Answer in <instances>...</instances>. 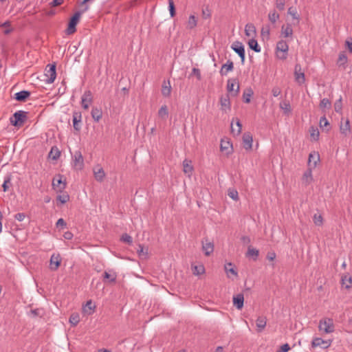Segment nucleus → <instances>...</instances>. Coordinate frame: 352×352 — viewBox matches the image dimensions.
Here are the masks:
<instances>
[{
    "instance_id": "f257e3e1",
    "label": "nucleus",
    "mask_w": 352,
    "mask_h": 352,
    "mask_svg": "<svg viewBox=\"0 0 352 352\" xmlns=\"http://www.w3.org/2000/svg\"><path fill=\"white\" fill-rule=\"evenodd\" d=\"M87 2L88 1H81V3L78 5L77 11L72 16L69 22L68 27L66 30L67 34H72L76 32V26L79 21L81 14L89 8V6L87 5Z\"/></svg>"
},
{
    "instance_id": "f03ea898",
    "label": "nucleus",
    "mask_w": 352,
    "mask_h": 352,
    "mask_svg": "<svg viewBox=\"0 0 352 352\" xmlns=\"http://www.w3.org/2000/svg\"><path fill=\"white\" fill-rule=\"evenodd\" d=\"M27 114L26 111L21 110L16 111L10 118L11 124L18 128L22 126L27 120Z\"/></svg>"
},
{
    "instance_id": "7ed1b4c3",
    "label": "nucleus",
    "mask_w": 352,
    "mask_h": 352,
    "mask_svg": "<svg viewBox=\"0 0 352 352\" xmlns=\"http://www.w3.org/2000/svg\"><path fill=\"white\" fill-rule=\"evenodd\" d=\"M318 329L325 333H331L335 331L333 320L330 318H324L320 320Z\"/></svg>"
},
{
    "instance_id": "20e7f679",
    "label": "nucleus",
    "mask_w": 352,
    "mask_h": 352,
    "mask_svg": "<svg viewBox=\"0 0 352 352\" xmlns=\"http://www.w3.org/2000/svg\"><path fill=\"white\" fill-rule=\"evenodd\" d=\"M53 188L58 192H61L66 187V182L63 180V175H58L53 179Z\"/></svg>"
},
{
    "instance_id": "39448f33",
    "label": "nucleus",
    "mask_w": 352,
    "mask_h": 352,
    "mask_svg": "<svg viewBox=\"0 0 352 352\" xmlns=\"http://www.w3.org/2000/svg\"><path fill=\"white\" fill-rule=\"evenodd\" d=\"M47 66L49 67V69H46V73L45 74L46 79L44 80L46 83L51 84L54 82L56 77V65L53 64L48 65Z\"/></svg>"
},
{
    "instance_id": "423d86ee",
    "label": "nucleus",
    "mask_w": 352,
    "mask_h": 352,
    "mask_svg": "<svg viewBox=\"0 0 352 352\" xmlns=\"http://www.w3.org/2000/svg\"><path fill=\"white\" fill-rule=\"evenodd\" d=\"M227 89L232 93L234 96H237L239 92V85L236 78L228 79L227 83Z\"/></svg>"
},
{
    "instance_id": "0eeeda50",
    "label": "nucleus",
    "mask_w": 352,
    "mask_h": 352,
    "mask_svg": "<svg viewBox=\"0 0 352 352\" xmlns=\"http://www.w3.org/2000/svg\"><path fill=\"white\" fill-rule=\"evenodd\" d=\"M231 48L239 56L242 63L245 61V48L242 43L235 41L232 44Z\"/></svg>"
},
{
    "instance_id": "6e6552de",
    "label": "nucleus",
    "mask_w": 352,
    "mask_h": 352,
    "mask_svg": "<svg viewBox=\"0 0 352 352\" xmlns=\"http://www.w3.org/2000/svg\"><path fill=\"white\" fill-rule=\"evenodd\" d=\"M276 50L283 53L282 56L278 54V56L281 59H285L289 50V45L287 43L283 40L279 41L276 44Z\"/></svg>"
},
{
    "instance_id": "1a4fd4ad",
    "label": "nucleus",
    "mask_w": 352,
    "mask_h": 352,
    "mask_svg": "<svg viewBox=\"0 0 352 352\" xmlns=\"http://www.w3.org/2000/svg\"><path fill=\"white\" fill-rule=\"evenodd\" d=\"M93 97L92 93L89 90L84 92L81 98V104L83 109H88L89 104L92 102Z\"/></svg>"
},
{
    "instance_id": "9d476101",
    "label": "nucleus",
    "mask_w": 352,
    "mask_h": 352,
    "mask_svg": "<svg viewBox=\"0 0 352 352\" xmlns=\"http://www.w3.org/2000/svg\"><path fill=\"white\" fill-rule=\"evenodd\" d=\"M331 340H324L320 338H315L313 339V340L311 342V346L314 348L320 346L322 349H327L328 347H329L331 346Z\"/></svg>"
},
{
    "instance_id": "9b49d317",
    "label": "nucleus",
    "mask_w": 352,
    "mask_h": 352,
    "mask_svg": "<svg viewBox=\"0 0 352 352\" xmlns=\"http://www.w3.org/2000/svg\"><path fill=\"white\" fill-rule=\"evenodd\" d=\"M61 258L59 254H53L50 258V269L56 271L60 266Z\"/></svg>"
},
{
    "instance_id": "f8f14e48",
    "label": "nucleus",
    "mask_w": 352,
    "mask_h": 352,
    "mask_svg": "<svg viewBox=\"0 0 352 352\" xmlns=\"http://www.w3.org/2000/svg\"><path fill=\"white\" fill-rule=\"evenodd\" d=\"M81 119L82 115L80 112L75 111L73 113V126L76 131H80L81 129Z\"/></svg>"
},
{
    "instance_id": "ddd939ff",
    "label": "nucleus",
    "mask_w": 352,
    "mask_h": 352,
    "mask_svg": "<svg viewBox=\"0 0 352 352\" xmlns=\"http://www.w3.org/2000/svg\"><path fill=\"white\" fill-rule=\"evenodd\" d=\"M320 160V156L318 153H311L309 155L308 160V167L311 168H315L317 166L318 162Z\"/></svg>"
},
{
    "instance_id": "4468645a",
    "label": "nucleus",
    "mask_w": 352,
    "mask_h": 352,
    "mask_svg": "<svg viewBox=\"0 0 352 352\" xmlns=\"http://www.w3.org/2000/svg\"><path fill=\"white\" fill-rule=\"evenodd\" d=\"M74 166L78 169L83 167V157L80 151H76L74 155Z\"/></svg>"
},
{
    "instance_id": "2eb2a0df",
    "label": "nucleus",
    "mask_w": 352,
    "mask_h": 352,
    "mask_svg": "<svg viewBox=\"0 0 352 352\" xmlns=\"http://www.w3.org/2000/svg\"><path fill=\"white\" fill-rule=\"evenodd\" d=\"M300 69V66L299 65H296L294 72L295 79L296 82L300 85L304 83L305 81V74L303 72H301Z\"/></svg>"
},
{
    "instance_id": "dca6fc26",
    "label": "nucleus",
    "mask_w": 352,
    "mask_h": 352,
    "mask_svg": "<svg viewBox=\"0 0 352 352\" xmlns=\"http://www.w3.org/2000/svg\"><path fill=\"white\" fill-rule=\"evenodd\" d=\"M252 135L250 133H245L243 135V142L244 148L246 150H250L252 147Z\"/></svg>"
},
{
    "instance_id": "f3484780",
    "label": "nucleus",
    "mask_w": 352,
    "mask_h": 352,
    "mask_svg": "<svg viewBox=\"0 0 352 352\" xmlns=\"http://www.w3.org/2000/svg\"><path fill=\"white\" fill-rule=\"evenodd\" d=\"M94 175L95 179L98 182H100L103 181V179L105 177L104 170L100 166H98L94 168Z\"/></svg>"
},
{
    "instance_id": "a211bd4d",
    "label": "nucleus",
    "mask_w": 352,
    "mask_h": 352,
    "mask_svg": "<svg viewBox=\"0 0 352 352\" xmlns=\"http://www.w3.org/2000/svg\"><path fill=\"white\" fill-rule=\"evenodd\" d=\"M234 69V64L232 60H228L226 63L223 64L221 68L220 74L221 76H226L229 72L232 71Z\"/></svg>"
},
{
    "instance_id": "6ab92c4d",
    "label": "nucleus",
    "mask_w": 352,
    "mask_h": 352,
    "mask_svg": "<svg viewBox=\"0 0 352 352\" xmlns=\"http://www.w3.org/2000/svg\"><path fill=\"white\" fill-rule=\"evenodd\" d=\"M244 296L243 294H238L233 297V304L238 309H241L243 307Z\"/></svg>"
},
{
    "instance_id": "aec40b11",
    "label": "nucleus",
    "mask_w": 352,
    "mask_h": 352,
    "mask_svg": "<svg viewBox=\"0 0 352 352\" xmlns=\"http://www.w3.org/2000/svg\"><path fill=\"white\" fill-rule=\"evenodd\" d=\"M314 168H311L310 167H308L307 170L304 173L302 181V183L305 185H309L313 181V177H312V170Z\"/></svg>"
},
{
    "instance_id": "412c9836",
    "label": "nucleus",
    "mask_w": 352,
    "mask_h": 352,
    "mask_svg": "<svg viewBox=\"0 0 352 352\" xmlns=\"http://www.w3.org/2000/svg\"><path fill=\"white\" fill-rule=\"evenodd\" d=\"M202 250L206 256H210L214 251V244L207 240L202 242Z\"/></svg>"
},
{
    "instance_id": "4be33fe9",
    "label": "nucleus",
    "mask_w": 352,
    "mask_h": 352,
    "mask_svg": "<svg viewBox=\"0 0 352 352\" xmlns=\"http://www.w3.org/2000/svg\"><path fill=\"white\" fill-rule=\"evenodd\" d=\"M30 96V92L26 90H23L14 94V98L19 102L25 101V100Z\"/></svg>"
},
{
    "instance_id": "5701e85b",
    "label": "nucleus",
    "mask_w": 352,
    "mask_h": 352,
    "mask_svg": "<svg viewBox=\"0 0 352 352\" xmlns=\"http://www.w3.org/2000/svg\"><path fill=\"white\" fill-rule=\"evenodd\" d=\"M343 119L341 120V124L340 126V130L341 133L346 136L351 133V127L349 124V120H346L344 123L342 122Z\"/></svg>"
},
{
    "instance_id": "b1692460",
    "label": "nucleus",
    "mask_w": 352,
    "mask_h": 352,
    "mask_svg": "<svg viewBox=\"0 0 352 352\" xmlns=\"http://www.w3.org/2000/svg\"><path fill=\"white\" fill-rule=\"evenodd\" d=\"M267 319L265 316H258L256 321L258 331L261 332L266 327Z\"/></svg>"
},
{
    "instance_id": "393cba45",
    "label": "nucleus",
    "mask_w": 352,
    "mask_h": 352,
    "mask_svg": "<svg viewBox=\"0 0 352 352\" xmlns=\"http://www.w3.org/2000/svg\"><path fill=\"white\" fill-rule=\"evenodd\" d=\"M191 163V160L187 159L184 160L183 162L184 172L188 174L189 177L192 175L193 171V167Z\"/></svg>"
},
{
    "instance_id": "a878e982",
    "label": "nucleus",
    "mask_w": 352,
    "mask_h": 352,
    "mask_svg": "<svg viewBox=\"0 0 352 352\" xmlns=\"http://www.w3.org/2000/svg\"><path fill=\"white\" fill-rule=\"evenodd\" d=\"M245 33L247 36L254 37L256 35V28L252 23H248L245 27Z\"/></svg>"
},
{
    "instance_id": "bb28decb",
    "label": "nucleus",
    "mask_w": 352,
    "mask_h": 352,
    "mask_svg": "<svg viewBox=\"0 0 352 352\" xmlns=\"http://www.w3.org/2000/svg\"><path fill=\"white\" fill-rule=\"evenodd\" d=\"M293 34V30L291 25H283L281 28V35L285 38L291 37Z\"/></svg>"
},
{
    "instance_id": "cd10ccee",
    "label": "nucleus",
    "mask_w": 352,
    "mask_h": 352,
    "mask_svg": "<svg viewBox=\"0 0 352 352\" xmlns=\"http://www.w3.org/2000/svg\"><path fill=\"white\" fill-rule=\"evenodd\" d=\"M220 148L221 151L226 152L227 155L230 154L232 150V144L229 141L221 140Z\"/></svg>"
},
{
    "instance_id": "c85d7f7f",
    "label": "nucleus",
    "mask_w": 352,
    "mask_h": 352,
    "mask_svg": "<svg viewBox=\"0 0 352 352\" xmlns=\"http://www.w3.org/2000/svg\"><path fill=\"white\" fill-rule=\"evenodd\" d=\"M220 103L222 107V110L226 111V109H230V102L228 95L221 96L220 98Z\"/></svg>"
},
{
    "instance_id": "c756f323",
    "label": "nucleus",
    "mask_w": 352,
    "mask_h": 352,
    "mask_svg": "<svg viewBox=\"0 0 352 352\" xmlns=\"http://www.w3.org/2000/svg\"><path fill=\"white\" fill-rule=\"evenodd\" d=\"M170 93H171V87L170 85V82L168 81L166 82V81H164L162 85V95L165 97H168L170 96Z\"/></svg>"
},
{
    "instance_id": "7c9ffc66",
    "label": "nucleus",
    "mask_w": 352,
    "mask_h": 352,
    "mask_svg": "<svg viewBox=\"0 0 352 352\" xmlns=\"http://www.w3.org/2000/svg\"><path fill=\"white\" fill-rule=\"evenodd\" d=\"M254 91L252 88L246 89L243 94V100L245 103L250 102L251 97L253 96Z\"/></svg>"
},
{
    "instance_id": "2f4dec72",
    "label": "nucleus",
    "mask_w": 352,
    "mask_h": 352,
    "mask_svg": "<svg viewBox=\"0 0 352 352\" xmlns=\"http://www.w3.org/2000/svg\"><path fill=\"white\" fill-rule=\"evenodd\" d=\"M158 116L163 120H166L168 116V111L166 105H163L158 111Z\"/></svg>"
},
{
    "instance_id": "473e14b6",
    "label": "nucleus",
    "mask_w": 352,
    "mask_h": 352,
    "mask_svg": "<svg viewBox=\"0 0 352 352\" xmlns=\"http://www.w3.org/2000/svg\"><path fill=\"white\" fill-rule=\"evenodd\" d=\"M91 113L92 118L96 122H98L101 119L102 116L101 110L96 107H94L92 109Z\"/></svg>"
},
{
    "instance_id": "72a5a7b5",
    "label": "nucleus",
    "mask_w": 352,
    "mask_h": 352,
    "mask_svg": "<svg viewBox=\"0 0 352 352\" xmlns=\"http://www.w3.org/2000/svg\"><path fill=\"white\" fill-rule=\"evenodd\" d=\"M280 108L283 111L284 113L289 115L292 111L291 105L287 101H283L280 103Z\"/></svg>"
},
{
    "instance_id": "f704fd0d",
    "label": "nucleus",
    "mask_w": 352,
    "mask_h": 352,
    "mask_svg": "<svg viewBox=\"0 0 352 352\" xmlns=\"http://www.w3.org/2000/svg\"><path fill=\"white\" fill-rule=\"evenodd\" d=\"M242 125L241 124V122L239 119H236V128L233 126V123H231V131L232 133L234 135H239L241 132Z\"/></svg>"
},
{
    "instance_id": "c9c22d12",
    "label": "nucleus",
    "mask_w": 352,
    "mask_h": 352,
    "mask_svg": "<svg viewBox=\"0 0 352 352\" xmlns=\"http://www.w3.org/2000/svg\"><path fill=\"white\" fill-rule=\"evenodd\" d=\"M60 155V152L59 151L58 148L56 146H54L51 148L50 150V152L49 153V157L54 160H56L57 159L59 158Z\"/></svg>"
},
{
    "instance_id": "e433bc0d",
    "label": "nucleus",
    "mask_w": 352,
    "mask_h": 352,
    "mask_svg": "<svg viewBox=\"0 0 352 352\" xmlns=\"http://www.w3.org/2000/svg\"><path fill=\"white\" fill-rule=\"evenodd\" d=\"M342 285L346 289H349L351 287L352 280L351 277L348 274L342 276Z\"/></svg>"
},
{
    "instance_id": "4c0bfd02",
    "label": "nucleus",
    "mask_w": 352,
    "mask_h": 352,
    "mask_svg": "<svg viewBox=\"0 0 352 352\" xmlns=\"http://www.w3.org/2000/svg\"><path fill=\"white\" fill-rule=\"evenodd\" d=\"M248 45L250 49L253 50L256 52H261V47L258 44V42L256 40H255L254 38L250 39L248 42Z\"/></svg>"
},
{
    "instance_id": "58836bf2",
    "label": "nucleus",
    "mask_w": 352,
    "mask_h": 352,
    "mask_svg": "<svg viewBox=\"0 0 352 352\" xmlns=\"http://www.w3.org/2000/svg\"><path fill=\"white\" fill-rule=\"evenodd\" d=\"M94 309H95V305H93L91 300H89L87 302L85 306L83 307V311H84V312L90 315L92 314Z\"/></svg>"
},
{
    "instance_id": "ea45409f",
    "label": "nucleus",
    "mask_w": 352,
    "mask_h": 352,
    "mask_svg": "<svg viewBox=\"0 0 352 352\" xmlns=\"http://www.w3.org/2000/svg\"><path fill=\"white\" fill-rule=\"evenodd\" d=\"M320 107L322 109H329L331 107V102L328 98H323L320 100Z\"/></svg>"
},
{
    "instance_id": "a19ab883",
    "label": "nucleus",
    "mask_w": 352,
    "mask_h": 352,
    "mask_svg": "<svg viewBox=\"0 0 352 352\" xmlns=\"http://www.w3.org/2000/svg\"><path fill=\"white\" fill-rule=\"evenodd\" d=\"M104 280H109L110 283H115L116 280V273H109L105 271L103 274Z\"/></svg>"
},
{
    "instance_id": "79ce46f5",
    "label": "nucleus",
    "mask_w": 352,
    "mask_h": 352,
    "mask_svg": "<svg viewBox=\"0 0 352 352\" xmlns=\"http://www.w3.org/2000/svg\"><path fill=\"white\" fill-rule=\"evenodd\" d=\"M232 264L231 263H228L226 265H225L224 269L226 272L228 274V276L229 277V273L232 274V275L237 276L238 274L237 272L232 267Z\"/></svg>"
},
{
    "instance_id": "37998d69",
    "label": "nucleus",
    "mask_w": 352,
    "mask_h": 352,
    "mask_svg": "<svg viewBox=\"0 0 352 352\" xmlns=\"http://www.w3.org/2000/svg\"><path fill=\"white\" fill-rule=\"evenodd\" d=\"M197 24V18L194 15H190L188 21L187 28L188 29H193L194 28L196 27Z\"/></svg>"
},
{
    "instance_id": "c03bdc74",
    "label": "nucleus",
    "mask_w": 352,
    "mask_h": 352,
    "mask_svg": "<svg viewBox=\"0 0 352 352\" xmlns=\"http://www.w3.org/2000/svg\"><path fill=\"white\" fill-rule=\"evenodd\" d=\"M80 322V316L78 314H73L69 317V322L72 325L76 326Z\"/></svg>"
},
{
    "instance_id": "a18cd8bd",
    "label": "nucleus",
    "mask_w": 352,
    "mask_h": 352,
    "mask_svg": "<svg viewBox=\"0 0 352 352\" xmlns=\"http://www.w3.org/2000/svg\"><path fill=\"white\" fill-rule=\"evenodd\" d=\"M268 18H269V20L272 23H274L279 19V14L275 10H272V11L270 12V13L268 14Z\"/></svg>"
},
{
    "instance_id": "49530a36",
    "label": "nucleus",
    "mask_w": 352,
    "mask_h": 352,
    "mask_svg": "<svg viewBox=\"0 0 352 352\" xmlns=\"http://www.w3.org/2000/svg\"><path fill=\"white\" fill-rule=\"evenodd\" d=\"M342 99L340 96V98L334 103V109L337 113H342Z\"/></svg>"
},
{
    "instance_id": "de8ad7c7",
    "label": "nucleus",
    "mask_w": 352,
    "mask_h": 352,
    "mask_svg": "<svg viewBox=\"0 0 352 352\" xmlns=\"http://www.w3.org/2000/svg\"><path fill=\"white\" fill-rule=\"evenodd\" d=\"M228 196L233 200L237 201L239 199V194L236 190L229 188L228 191Z\"/></svg>"
},
{
    "instance_id": "09e8293b",
    "label": "nucleus",
    "mask_w": 352,
    "mask_h": 352,
    "mask_svg": "<svg viewBox=\"0 0 352 352\" xmlns=\"http://www.w3.org/2000/svg\"><path fill=\"white\" fill-rule=\"evenodd\" d=\"M313 220L316 226H320L323 223V218L321 214H315Z\"/></svg>"
},
{
    "instance_id": "8fccbe9b",
    "label": "nucleus",
    "mask_w": 352,
    "mask_h": 352,
    "mask_svg": "<svg viewBox=\"0 0 352 352\" xmlns=\"http://www.w3.org/2000/svg\"><path fill=\"white\" fill-rule=\"evenodd\" d=\"M205 272V268L204 265H195L193 267V274L195 275H200Z\"/></svg>"
},
{
    "instance_id": "3c124183",
    "label": "nucleus",
    "mask_w": 352,
    "mask_h": 352,
    "mask_svg": "<svg viewBox=\"0 0 352 352\" xmlns=\"http://www.w3.org/2000/svg\"><path fill=\"white\" fill-rule=\"evenodd\" d=\"M263 38H269L270 34V29L269 26L263 27L261 31Z\"/></svg>"
},
{
    "instance_id": "603ef678",
    "label": "nucleus",
    "mask_w": 352,
    "mask_h": 352,
    "mask_svg": "<svg viewBox=\"0 0 352 352\" xmlns=\"http://www.w3.org/2000/svg\"><path fill=\"white\" fill-rule=\"evenodd\" d=\"M212 14L211 10L208 8V7L204 8L202 9V18L204 19H210Z\"/></svg>"
},
{
    "instance_id": "864d4df0",
    "label": "nucleus",
    "mask_w": 352,
    "mask_h": 352,
    "mask_svg": "<svg viewBox=\"0 0 352 352\" xmlns=\"http://www.w3.org/2000/svg\"><path fill=\"white\" fill-rule=\"evenodd\" d=\"M288 14L292 16L293 19L298 20L299 15L298 14V12L296 8L290 7L288 9Z\"/></svg>"
},
{
    "instance_id": "5fc2aeb1",
    "label": "nucleus",
    "mask_w": 352,
    "mask_h": 352,
    "mask_svg": "<svg viewBox=\"0 0 352 352\" xmlns=\"http://www.w3.org/2000/svg\"><path fill=\"white\" fill-rule=\"evenodd\" d=\"M247 256H254V259L257 258L258 256V250L254 249V248H248Z\"/></svg>"
},
{
    "instance_id": "6e6d98bb",
    "label": "nucleus",
    "mask_w": 352,
    "mask_h": 352,
    "mask_svg": "<svg viewBox=\"0 0 352 352\" xmlns=\"http://www.w3.org/2000/svg\"><path fill=\"white\" fill-rule=\"evenodd\" d=\"M329 126V122L326 118L325 116H322L320 119V126L322 129Z\"/></svg>"
},
{
    "instance_id": "4d7b16f0",
    "label": "nucleus",
    "mask_w": 352,
    "mask_h": 352,
    "mask_svg": "<svg viewBox=\"0 0 352 352\" xmlns=\"http://www.w3.org/2000/svg\"><path fill=\"white\" fill-rule=\"evenodd\" d=\"M138 255L141 257L144 256L146 257L148 254L147 250H145L144 246L142 245H139V248L138 250Z\"/></svg>"
},
{
    "instance_id": "13d9d810",
    "label": "nucleus",
    "mask_w": 352,
    "mask_h": 352,
    "mask_svg": "<svg viewBox=\"0 0 352 352\" xmlns=\"http://www.w3.org/2000/svg\"><path fill=\"white\" fill-rule=\"evenodd\" d=\"M121 240L128 244H131L133 242L132 237L127 234H124L121 237Z\"/></svg>"
},
{
    "instance_id": "bf43d9fd",
    "label": "nucleus",
    "mask_w": 352,
    "mask_h": 352,
    "mask_svg": "<svg viewBox=\"0 0 352 352\" xmlns=\"http://www.w3.org/2000/svg\"><path fill=\"white\" fill-rule=\"evenodd\" d=\"M168 2H169L168 9H169L170 14L171 17H173L175 14V5H174V1H168Z\"/></svg>"
},
{
    "instance_id": "052dcab7",
    "label": "nucleus",
    "mask_w": 352,
    "mask_h": 352,
    "mask_svg": "<svg viewBox=\"0 0 352 352\" xmlns=\"http://www.w3.org/2000/svg\"><path fill=\"white\" fill-rule=\"evenodd\" d=\"M310 135L314 140H317L319 138L318 130L317 129L312 128Z\"/></svg>"
},
{
    "instance_id": "680f3d73",
    "label": "nucleus",
    "mask_w": 352,
    "mask_h": 352,
    "mask_svg": "<svg viewBox=\"0 0 352 352\" xmlns=\"http://www.w3.org/2000/svg\"><path fill=\"white\" fill-rule=\"evenodd\" d=\"M191 74L196 76V77L198 80L201 79V72L198 68H195V67L192 68Z\"/></svg>"
},
{
    "instance_id": "e2e57ef3",
    "label": "nucleus",
    "mask_w": 352,
    "mask_h": 352,
    "mask_svg": "<svg viewBox=\"0 0 352 352\" xmlns=\"http://www.w3.org/2000/svg\"><path fill=\"white\" fill-rule=\"evenodd\" d=\"M56 226L57 228H60L63 229L66 226V223L63 219L60 218L57 221Z\"/></svg>"
},
{
    "instance_id": "0e129e2a",
    "label": "nucleus",
    "mask_w": 352,
    "mask_h": 352,
    "mask_svg": "<svg viewBox=\"0 0 352 352\" xmlns=\"http://www.w3.org/2000/svg\"><path fill=\"white\" fill-rule=\"evenodd\" d=\"M25 218V214L23 212L16 213L14 215V219L19 221H22Z\"/></svg>"
},
{
    "instance_id": "69168bd1",
    "label": "nucleus",
    "mask_w": 352,
    "mask_h": 352,
    "mask_svg": "<svg viewBox=\"0 0 352 352\" xmlns=\"http://www.w3.org/2000/svg\"><path fill=\"white\" fill-rule=\"evenodd\" d=\"M57 199L60 201L62 204H65L69 200V195H58Z\"/></svg>"
},
{
    "instance_id": "338daca9",
    "label": "nucleus",
    "mask_w": 352,
    "mask_h": 352,
    "mask_svg": "<svg viewBox=\"0 0 352 352\" xmlns=\"http://www.w3.org/2000/svg\"><path fill=\"white\" fill-rule=\"evenodd\" d=\"M290 350L289 345L286 343L283 345H282L280 348V349L277 352H287Z\"/></svg>"
},
{
    "instance_id": "774afa93",
    "label": "nucleus",
    "mask_w": 352,
    "mask_h": 352,
    "mask_svg": "<svg viewBox=\"0 0 352 352\" xmlns=\"http://www.w3.org/2000/svg\"><path fill=\"white\" fill-rule=\"evenodd\" d=\"M272 93L273 96L277 97L280 94L281 90L279 87H274L272 90Z\"/></svg>"
}]
</instances>
